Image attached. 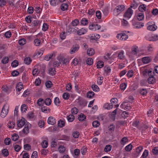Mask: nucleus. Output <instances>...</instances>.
Listing matches in <instances>:
<instances>
[{
  "instance_id": "obj_34",
  "label": "nucleus",
  "mask_w": 158,
  "mask_h": 158,
  "mask_svg": "<svg viewBox=\"0 0 158 158\" xmlns=\"http://www.w3.org/2000/svg\"><path fill=\"white\" fill-rule=\"evenodd\" d=\"M44 103L46 105L49 106L51 104V100L50 98H47L44 101Z\"/></svg>"
},
{
  "instance_id": "obj_32",
  "label": "nucleus",
  "mask_w": 158,
  "mask_h": 158,
  "mask_svg": "<svg viewBox=\"0 0 158 158\" xmlns=\"http://www.w3.org/2000/svg\"><path fill=\"white\" fill-rule=\"evenodd\" d=\"M94 95V93L92 91H89L87 94V97L89 98H91L93 97Z\"/></svg>"
},
{
  "instance_id": "obj_27",
  "label": "nucleus",
  "mask_w": 158,
  "mask_h": 158,
  "mask_svg": "<svg viewBox=\"0 0 158 158\" xmlns=\"http://www.w3.org/2000/svg\"><path fill=\"white\" fill-rule=\"evenodd\" d=\"M67 119L68 121L69 122H72L74 119V117L72 114H69L67 116Z\"/></svg>"
},
{
  "instance_id": "obj_55",
  "label": "nucleus",
  "mask_w": 158,
  "mask_h": 158,
  "mask_svg": "<svg viewBox=\"0 0 158 158\" xmlns=\"http://www.w3.org/2000/svg\"><path fill=\"white\" fill-rule=\"evenodd\" d=\"M54 103L57 106H59V104L60 103V101L59 98L58 97H56L55 98L54 101Z\"/></svg>"
},
{
  "instance_id": "obj_45",
  "label": "nucleus",
  "mask_w": 158,
  "mask_h": 158,
  "mask_svg": "<svg viewBox=\"0 0 158 158\" xmlns=\"http://www.w3.org/2000/svg\"><path fill=\"white\" fill-rule=\"evenodd\" d=\"M86 64L89 65H91L93 63V60L91 58H88L86 61Z\"/></svg>"
},
{
  "instance_id": "obj_13",
  "label": "nucleus",
  "mask_w": 158,
  "mask_h": 158,
  "mask_svg": "<svg viewBox=\"0 0 158 158\" xmlns=\"http://www.w3.org/2000/svg\"><path fill=\"white\" fill-rule=\"evenodd\" d=\"M138 4L137 0L136 1H135V0H133L131 5L129 8H130L131 9V8H132L135 9L138 7Z\"/></svg>"
},
{
  "instance_id": "obj_3",
  "label": "nucleus",
  "mask_w": 158,
  "mask_h": 158,
  "mask_svg": "<svg viewBox=\"0 0 158 158\" xmlns=\"http://www.w3.org/2000/svg\"><path fill=\"white\" fill-rule=\"evenodd\" d=\"M126 31H124L123 33H120L118 34L117 37L121 40H125L128 38V36L126 34Z\"/></svg>"
},
{
  "instance_id": "obj_4",
  "label": "nucleus",
  "mask_w": 158,
  "mask_h": 158,
  "mask_svg": "<svg viewBox=\"0 0 158 158\" xmlns=\"http://www.w3.org/2000/svg\"><path fill=\"white\" fill-rule=\"evenodd\" d=\"M138 14L136 15L132 20V25L134 27L137 28L138 26Z\"/></svg>"
},
{
  "instance_id": "obj_9",
  "label": "nucleus",
  "mask_w": 158,
  "mask_h": 158,
  "mask_svg": "<svg viewBox=\"0 0 158 158\" xmlns=\"http://www.w3.org/2000/svg\"><path fill=\"white\" fill-rule=\"evenodd\" d=\"M79 48V46L77 44H76L73 46V47L71 49V51L70 52L71 54L74 53L76 52L77 51Z\"/></svg>"
},
{
  "instance_id": "obj_22",
  "label": "nucleus",
  "mask_w": 158,
  "mask_h": 158,
  "mask_svg": "<svg viewBox=\"0 0 158 158\" xmlns=\"http://www.w3.org/2000/svg\"><path fill=\"white\" fill-rule=\"evenodd\" d=\"M41 109L43 112L45 113L49 112L50 111V109L49 108H48L47 106L42 107Z\"/></svg>"
},
{
  "instance_id": "obj_6",
  "label": "nucleus",
  "mask_w": 158,
  "mask_h": 158,
  "mask_svg": "<svg viewBox=\"0 0 158 158\" xmlns=\"http://www.w3.org/2000/svg\"><path fill=\"white\" fill-rule=\"evenodd\" d=\"M121 108L124 110H130L131 108L129 104L126 102H123L120 106Z\"/></svg>"
},
{
  "instance_id": "obj_44",
  "label": "nucleus",
  "mask_w": 158,
  "mask_h": 158,
  "mask_svg": "<svg viewBox=\"0 0 158 158\" xmlns=\"http://www.w3.org/2000/svg\"><path fill=\"white\" fill-rule=\"evenodd\" d=\"M48 142L46 140H44L41 143V145L43 148H46L48 146Z\"/></svg>"
},
{
  "instance_id": "obj_43",
  "label": "nucleus",
  "mask_w": 158,
  "mask_h": 158,
  "mask_svg": "<svg viewBox=\"0 0 158 158\" xmlns=\"http://www.w3.org/2000/svg\"><path fill=\"white\" fill-rule=\"evenodd\" d=\"M2 154L5 156H7L9 155V152L8 150L6 149L2 150Z\"/></svg>"
},
{
  "instance_id": "obj_54",
  "label": "nucleus",
  "mask_w": 158,
  "mask_h": 158,
  "mask_svg": "<svg viewBox=\"0 0 158 158\" xmlns=\"http://www.w3.org/2000/svg\"><path fill=\"white\" fill-rule=\"evenodd\" d=\"M81 22V24L84 25H86L88 24V20L85 18H83Z\"/></svg>"
},
{
  "instance_id": "obj_20",
  "label": "nucleus",
  "mask_w": 158,
  "mask_h": 158,
  "mask_svg": "<svg viewBox=\"0 0 158 158\" xmlns=\"http://www.w3.org/2000/svg\"><path fill=\"white\" fill-rule=\"evenodd\" d=\"M138 47L136 46H132L131 48V53L133 55H135L137 53Z\"/></svg>"
},
{
  "instance_id": "obj_42",
  "label": "nucleus",
  "mask_w": 158,
  "mask_h": 158,
  "mask_svg": "<svg viewBox=\"0 0 158 158\" xmlns=\"http://www.w3.org/2000/svg\"><path fill=\"white\" fill-rule=\"evenodd\" d=\"M132 146L131 144H130L125 148V149L127 151H130L132 149Z\"/></svg>"
},
{
  "instance_id": "obj_10",
  "label": "nucleus",
  "mask_w": 158,
  "mask_h": 158,
  "mask_svg": "<svg viewBox=\"0 0 158 158\" xmlns=\"http://www.w3.org/2000/svg\"><path fill=\"white\" fill-rule=\"evenodd\" d=\"M48 123L49 124L53 125L56 123L55 119L53 117L50 116L48 119Z\"/></svg>"
},
{
  "instance_id": "obj_14",
  "label": "nucleus",
  "mask_w": 158,
  "mask_h": 158,
  "mask_svg": "<svg viewBox=\"0 0 158 158\" xmlns=\"http://www.w3.org/2000/svg\"><path fill=\"white\" fill-rule=\"evenodd\" d=\"M29 125L27 123L25 125L24 128L23 130V132L24 134H27L29 132Z\"/></svg>"
},
{
  "instance_id": "obj_31",
  "label": "nucleus",
  "mask_w": 158,
  "mask_h": 158,
  "mask_svg": "<svg viewBox=\"0 0 158 158\" xmlns=\"http://www.w3.org/2000/svg\"><path fill=\"white\" fill-rule=\"evenodd\" d=\"M147 90L145 89H140V93L141 95L143 96L146 95L147 94Z\"/></svg>"
},
{
  "instance_id": "obj_35",
  "label": "nucleus",
  "mask_w": 158,
  "mask_h": 158,
  "mask_svg": "<svg viewBox=\"0 0 158 158\" xmlns=\"http://www.w3.org/2000/svg\"><path fill=\"white\" fill-rule=\"evenodd\" d=\"M111 149V146L110 145H106L104 148L105 152H108L110 151Z\"/></svg>"
},
{
  "instance_id": "obj_57",
  "label": "nucleus",
  "mask_w": 158,
  "mask_h": 158,
  "mask_svg": "<svg viewBox=\"0 0 158 158\" xmlns=\"http://www.w3.org/2000/svg\"><path fill=\"white\" fill-rule=\"evenodd\" d=\"M67 31L70 33H73V32H76L77 31V30L75 29V28H70L67 30Z\"/></svg>"
},
{
  "instance_id": "obj_2",
  "label": "nucleus",
  "mask_w": 158,
  "mask_h": 158,
  "mask_svg": "<svg viewBox=\"0 0 158 158\" xmlns=\"http://www.w3.org/2000/svg\"><path fill=\"white\" fill-rule=\"evenodd\" d=\"M133 13V11L130 8H129L124 13L123 17L125 19H129Z\"/></svg>"
},
{
  "instance_id": "obj_25",
  "label": "nucleus",
  "mask_w": 158,
  "mask_h": 158,
  "mask_svg": "<svg viewBox=\"0 0 158 158\" xmlns=\"http://www.w3.org/2000/svg\"><path fill=\"white\" fill-rule=\"evenodd\" d=\"M60 7L61 10L64 11L68 9V5L66 3H64L61 5Z\"/></svg>"
},
{
  "instance_id": "obj_61",
  "label": "nucleus",
  "mask_w": 158,
  "mask_h": 158,
  "mask_svg": "<svg viewBox=\"0 0 158 158\" xmlns=\"http://www.w3.org/2000/svg\"><path fill=\"white\" fill-rule=\"evenodd\" d=\"M11 34L10 31H8L6 32L4 34V36L6 38H10L11 37Z\"/></svg>"
},
{
  "instance_id": "obj_53",
  "label": "nucleus",
  "mask_w": 158,
  "mask_h": 158,
  "mask_svg": "<svg viewBox=\"0 0 158 158\" xmlns=\"http://www.w3.org/2000/svg\"><path fill=\"white\" fill-rule=\"evenodd\" d=\"M8 125L9 128H13L15 126V123L13 122H10L8 123Z\"/></svg>"
},
{
  "instance_id": "obj_59",
  "label": "nucleus",
  "mask_w": 158,
  "mask_h": 158,
  "mask_svg": "<svg viewBox=\"0 0 158 158\" xmlns=\"http://www.w3.org/2000/svg\"><path fill=\"white\" fill-rule=\"evenodd\" d=\"M48 28V26L46 23H44L43 25L42 30L44 31H47Z\"/></svg>"
},
{
  "instance_id": "obj_24",
  "label": "nucleus",
  "mask_w": 158,
  "mask_h": 158,
  "mask_svg": "<svg viewBox=\"0 0 158 158\" xmlns=\"http://www.w3.org/2000/svg\"><path fill=\"white\" fill-rule=\"evenodd\" d=\"M95 52L94 50L92 48L88 50L87 51V54L89 56H91L94 55Z\"/></svg>"
},
{
  "instance_id": "obj_1",
  "label": "nucleus",
  "mask_w": 158,
  "mask_h": 158,
  "mask_svg": "<svg viewBox=\"0 0 158 158\" xmlns=\"http://www.w3.org/2000/svg\"><path fill=\"white\" fill-rule=\"evenodd\" d=\"M125 9V7L123 5H120L117 6L114 9V14L115 15H119L121 12L124 10Z\"/></svg>"
},
{
  "instance_id": "obj_49",
  "label": "nucleus",
  "mask_w": 158,
  "mask_h": 158,
  "mask_svg": "<svg viewBox=\"0 0 158 158\" xmlns=\"http://www.w3.org/2000/svg\"><path fill=\"white\" fill-rule=\"evenodd\" d=\"M11 142V139L10 138H7L4 140V143L6 145H9Z\"/></svg>"
},
{
  "instance_id": "obj_16",
  "label": "nucleus",
  "mask_w": 158,
  "mask_h": 158,
  "mask_svg": "<svg viewBox=\"0 0 158 158\" xmlns=\"http://www.w3.org/2000/svg\"><path fill=\"white\" fill-rule=\"evenodd\" d=\"M55 56V54L54 53L50 54L46 56L44 58V60L46 61H49L50 59L52 58V57H54Z\"/></svg>"
},
{
  "instance_id": "obj_38",
  "label": "nucleus",
  "mask_w": 158,
  "mask_h": 158,
  "mask_svg": "<svg viewBox=\"0 0 158 158\" xmlns=\"http://www.w3.org/2000/svg\"><path fill=\"white\" fill-rule=\"evenodd\" d=\"M27 108V106L25 104H23L21 107V110L22 112H24L26 111Z\"/></svg>"
},
{
  "instance_id": "obj_50",
  "label": "nucleus",
  "mask_w": 158,
  "mask_h": 158,
  "mask_svg": "<svg viewBox=\"0 0 158 158\" xmlns=\"http://www.w3.org/2000/svg\"><path fill=\"white\" fill-rule=\"evenodd\" d=\"M52 83L51 81H48L46 82L45 83V85L47 88H51L52 86Z\"/></svg>"
},
{
  "instance_id": "obj_39",
  "label": "nucleus",
  "mask_w": 158,
  "mask_h": 158,
  "mask_svg": "<svg viewBox=\"0 0 158 158\" xmlns=\"http://www.w3.org/2000/svg\"><path fill=\"white\" fill-rule=\"evenodd\" d=\"M79 23V21L77 19L73 20L71 23V24L73 26H77Z\"/></svg>"
},
{
  "instance_id": "obj_23",
  "label": "nucleus",
  "mask_w": 158,
  "mask_h": 158,
  "mask_svg": "<svg viewBox=\"0 0 158 158\" xmlns=\"http://www.w3.org/2000/svg\"><path fill=\"white\" fill-rule=\"evenodd\" d=\"M103 107L105 109L110 110L112 108L113 106L112 104L110 105L109 103H106L104 104L103 106Z\"/></svg>"
},
{
  "instance_id": "obj_29",
  "label": "nucleus",
  "mask_w": 158,
  "mask_h": 158,
  "mask_svg": "<svg viewBox=\"0 0 158 158\" xmlns=\"http://www.w3.org/2000/svg\"><path fill=\"white\" fill-rule=\"evenodd\" d=\"M26 40L24 38H21L19 41V44L22 46L26 44Z\"/></svg>"
},
{
  "instance_id": "obj_56",
  "label": "nucleus",
  "mask_w": 158,
  "mask_h": 158,
  "mask_svg": "<svg viewBox=\"0 0 158 158\" xmlns=\"http://www.w3.org/2000/svg\"><path fill=\"white\" fill-rule=\"evenodd\" d=\"M49 2L50 4L53 6H55L57 4V0H50Z\"/></svg>"
},
{
  "instance_id": "obj_30",
  "label": "nucleus",
  "mask_w": 158,
  "mask_h": 158,
  "mask_svg": "<svg viewBox=\"0 0 158 158\" xmlns=\"http://www.w3.org/2000/svg\"><path fill=\"white\" fill-rule=\"evenodd\" d=\"M44 103V100L43 99L40 98L38 100L37 103L38 106H42Z\"/></svg>"
},
{
  "instance_id": "obj_15",
  "label": "nucleus",
  "mask_w": 158,
  "mask_h": 158,
  "mask_svg": "<svg viewBox=\"0 0 158 158\" xmlns=\"http://www.w3.org/2000/svg\"><path fill=\"white\" fill-rule=\"evenodd\" d=\"M8 113L7 110H6L3 107L2 109L1 112V116L2 118L5 117L7 114Z\"/></svg>"
},
{
  "instance_id": "obj_63",
  "label": "nucleus",
  "mask_w": 158,
  "mask_h": 158,
  "mask_svg": "<svg viewBox=\"0 0 158 158\" xmlns=\"http://www.w3.org/2000/svg\"><path fill=\"white\" fill-rule=\"evenodd\" d=\"M152 13L153 15H156L158 14V9L156 8L153 9L152 11Z\"/></svg>"
},
{
  "instance_id": "obj_60",
  "label": "nucleus",
  "mask_w": 158,
  "mask_h": 158,
  "mask_svg": "<svg viewBox=\"0 0 158 158\" xmlns=\"http://www.w3.org/2000/svg\"><path fill=\"white\" fill-rule=\"evenodd\" d=\"M9 58L7 57H5L2 60V62L3 64H6L9 61Z\"/></svg>"
},
{
  "instance_id": "obj_51",
  "label": "nucleus",
  "mask_w": 158,
  "mask_h": 158,
  "mask_svg": "<svg viewBox=\"0 0 158 158\" xmlns=\"http://www.w3.org/2000/svg\"><path fill=\"white\" fill-rule=\"evenodd\" d=\"M34 42L35 46H38L40 44V40L38 39H36L34 40Z\"/></svg>"
},
{
  "instance_id": "obj_40",
  "label": "nucleus",
  "mask_w": 158,
  "mask_h": 158,
  "mask_svg": "<svg viewBox=\"0 0 158 158\" xmlns=\"http://www.w3.org/2000/svg\"><path fill=\"white\" fill-rule=\"evenodd\" d=\"M124 56V52L122 51L119 52L118 54V57L120 59H123Z\"/></svg>"
},
{
  "instance_id": "obj_17",
  "label": "nucleus",
  "mask_w": 158,
  "mask_h": 158,
  "mask_svg": "<svg viewBox=\"0 0 158 158\" xmlns=\"http://www.w3.org/2000/svg\"><path fill=\"white\" fill-rule=\"evenodd\" d=\"M150 41H155L158 40V35H153L148 39Z\"/></svg>"
},
{
  "instance_id": "obj_12",
  "label": "nucleus",
  "mask_w": 158,
  "mask_h": 158,
  "mask_svg": "<svg viewBox=\"0 0 158 158\" xmlns=\"http://www.w3.org/2000/svg\"><path fill=\"white\" fill-rule=\"evenodd\" d=\"M87 31V29L85 28H82L78 30L77 31V34L79 35L85 34Z\"/></svg>"
},
{
  "instance_id": "obj_28",
  "label": "nucleus",
  "mask_w": 158,
  "mask_h": 158,
  "mask_svg": "<svg viewBox=\"0 0 158 158\" xmlns=\"http://www.w3.org/2000/svg\"><path fill=\"white\" fill-rule=\"evenodd\" d=\"M78 118L79 121H83L86 119V116L85 115L81 114L79 116Z\"/></svg>"
},
{
  "instance_id": "obj_62",
  "label": "nucleus",
  "mask_w": 158,
  "mask_h": 158,
  "mask_svg": "<svg viewBox=\"0 0 158 158\" xmlns=\"http://www.w3.org/2000/svg\"><path fill=\"white\" fill-rule=\"evenodd\" d=\"M38 156V153L36 151H34L31 156V158H37Z\"/></svg>"
},
{
  "instance_id": "obj_11",
  "label": "nucleus",
  "mask_w": 158,
  "mask_h": 158,
  "mask_svg": "<svg viewBox=\"0 0 158 158\" xmlns=\"http://www.w3.org/2000/svg\"><path fill=\"white\" fill-rule=\"evenodd\" d=\"M152 60L151 57L146 56L143 57L142 59V61L144 64H148Z\"/></svg>"
},
{
  "instance_id": "obj_36",
  "label": "nucleus",
  "mask_w": 158,
  "mask_h": 158,
  "mask_svg": "<svg viewBox=\"0 0 158 158\" xmlns=\"http://www.w3.org/2000/svg\"><path fill=\"white\" fill-rule=\"evenodd\" d=\"M19 136L16 134H13L12 135L11 138L12 140L14 141H16L18 139Z\"/></svg>"
},
{
  "instance_id": "obj_21",
  "label": "nucleus",
  "mask_w": 158,
  "mask_h": 158,
  "mask_svg": "<svg viewBox=\"0 0 158 158\" xmlns=\"http://www.w3.org/2000/svg\"><path fill=\"white\" fill-rule=\"evenodd\" d=\"M148 80V83L150 84L154 83L155 82V79L153 76L149 77Z\"/></svg>"
},
{
  "instance_id": "obj_5",
  "label": "nucleus",
  "mask_w": 158,
  "mask_h": 158,
  "mask_svg": "<svg viewBox=\"0 0 158 158\" xmlns=\"http://www.w3.org/2000/svg\"><path fill=\"white\" fill-rule=\"evenodd\" d=\"M27 121L23 118H22V119L18 121L17 122V125L19 128L22 127L23 126L26 125Z\"/></svg>"
},
{
  "instance_id": "obj_48",
  "label": "nucleus",
  "mask_w": 158,
  "mask_h": 158,
  "mask_svg": "<svg viewBox=\"0 0 158 158\" xmlns=\"http://www.w3.org/2000/svg\"><path fill=\"white\" fill-rule=\"evenodd\" d=\"M92 88L94 91H98L99 90V88L98 86L95 85H92Z\"/></svg>"
},
{
  "instance_id": "obj_33",
  "label": "nucleus",
  "mask_w": 158,
  "mask_h": 158,
  "mask_svg": "<svg viewBox=\"0 0 158 158\" xmlns=\"http://www.w3.org/2000/svg\"><path fill=\"white\" fill-rule=\"evenodd\" d=\"M58 150L60 153H63L65 150V148L64 146L60 145L58 148Z\"/></svg>"
},
{
  "instance_id": "obj_19",
  "label": "nucleus",
  "mask_w": 158,
  "mask_h": 158,
  "mask_svg": "<svg viewBox=\"0 0 158 158\" xmlns=\"http://www.w3.org/2000/svg\"><path fill=\"white\" fill-rule=\"evenodd\" d=\"M146 6L144 4L140 5L139 6V10L141 12L145 11L146 10Z\"/></svg>"
},
{
  "instance_id": "obj_26",
  "label": "nucleus",
  "mask_w": 158,
  "mask_h": 158,
  "mask_svg": "<svg viewBox=\"0 0 158 158\" xmlns=\"http://www.w3.org/2000/svg\"><path fill=\"white\" fill-rule=\"evenodd\" d=\"M32 61V60L29 57L25 58L24 59V62L27 64H29Z\"/></svg>"
},
{
  "instance_id": "obj_37",
  "label": "nucleus",
  "mask_w": 158,
  "mask_h": 158,
  "mask_svg": "<svg viewBox=\"0 0 158 158\" xmlns=\"http://www.w3.org/2000/svg\"><path fill=\"white\" fill-rule=\"evenodd\" d=\"M49 73L52 75L55 74L56 71L55 69L51 68L49 69Z\"/></svg>"
},
{
  "instance_id": "obj_64",
  "label": "nucleus",
  "mask_w": 158,
  "mask_h": 158,
  "mask_svg": "<svg viewBox=\"0 0 158 158\" xmlns=\"http://www.w3.org/2000/svg\"><path fill=\"white\" fill-rule=\"evenodd\" d=\"M152 152L154 154L157 155L158 154V148L155 147L152 150Z\"/></svg>"
},
{
  "instance_id": "obj_41",
  "label": "nucleus",
  "mask_w": 158,
  "mask_h": 158,
  "mask_svg": "<svg viewBox=\"0 0 158 158\" xmlns=\"http://www.w3.org/2000/svg\"><path fill=\"white\" fill-rule=\"evenodd\" d=\"M92 125L94 127H97L100 125L99 122L98 121H94L92 123Z\"/></svg>"
},
{
  "instance_id": "obj_7",
  "label": "nucleus",
  "mask_w": 158,
  "mask_h": 158,
  "mask_svg": "<svg viewBox=\"0 0 158 158\" xmlns=\"http://www.w3.org/2000/svg\"><path fill=\"white\" fill-rule=\"evenodd\" d=\"M148 26L147 27V29L148 30L153 31L156 30L157 28V27L155 25L151 24L150 23H148Z\"/></svg>"
},
{
  "instance_id": "obj_18",
  "label": "nucleus",
  "mask_w": 158,
  "mask_h": 158,
  "mask_svg": "<svg viewBox=\"0 0 158 158\" xmlns=\"http://www.w3.org/2000/svg\"><path fill=\"white\" fill-rule=\"evenodd\" d=\"M23 87V85L22 83L19 82L17 85L16 87V90L18 91H20Z\"/></svg>"
},
{
  "instance_id": "obj_47",
  "label": "nucleus",
  "mask_w": 158,
  "mask_h": 158,
  "mask_svg": "<svg viewBox=\"0 0 158 158\" xmlns=\"http://www.w3.org/2000/svg\"><path fill=\"white\" fill-rule=\"evenodd\" d=\"M18 61L17 60H15L12 62L11 65L12 67H15L18 66Z\"/></svg>"
},
{
  "instance_id": "obj_8",
  "label": "nucleus",
  "mask_w": 158,
  "mask_h": 158,
  "mask_svg": "<svg viewBox=\"0 0 158 158\" xmlns=\"http://www.w3.org/2000/svg\"><path fill=\"white\" fill-rule=\"evenodd\" d=\"M148 70L146 69V67H142L140 68V72L141 74L144 77L147 76Z\"/></svg>"
},
{
  "instance_id": "obj_46",
  "label": "nucleus",
  "mask_w": 158,
  "mask_h": 158,
  "mask_svg": "<svg viewBox=\"0 0 158 158\" xmlns=\"http://www.w3.org/2000/svg\"><path fill=\"white\" fill-rule=\"evenodd\" d=\"M58 125L59 127H63L64 125V122L63 121L60 120L58 122Z\"/></svg>"
},
{
  "instance_id": "obj_52",
  "label": "nucleus",
  "mask_w": 158,
  "mask_h": 158,
  "mask_svg": "<svg viewBox=\"0 0 158 158\" xmlns=\"http://www.w3.org/2000/svg\"><path fill=\"white\" fill-rule=\"evenodd\" d=\"M97 66L98 68H101L103 66L104 63L103 62L98 61L97 62Z\"/></svg>"
},
{
  "instance_id": "obj_58",
  "label": "nucleus",
  "mask_w": 158,
  "mask_h": 158,
  "mask_svg": "<svg viewBox=\"0 0 158 158\" xmlns=\"http://www.w3.org/2000/svg\"><path fill=\"white\" fill-rule=\"evenodd\" d=\"M63 97L64 99H68L69 97V94L68 93H64L63 95Z\"/></svg>"
}]
</instances>
